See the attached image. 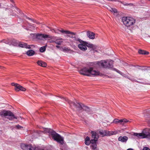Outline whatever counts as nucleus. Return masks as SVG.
Masks as SVG:
<instances>
[{
    "label": "nucleus",
    "instance_id": "f257e3e1",
    "mask_svg": "<svg viewBox=\"0 0 150 150\" xmlns=\"http://www.w3.org/2000/svg\"><path fill=\"white\" fill-rule=\"evenodd\" d=\"M45 131L46 132L50 133L52 136V137L54 140L56 141L61 145H63L64 143L63 137L56 133L52 129H50L45 128Z\"/></svg>",
    "mask_w": 150,
    "mask_h": 150
},
{
    "label": "nucleus",
    "instance_id": "f03ea898",
    "mask_svg": "<svg viewBox=\"0 0 150 150\" xmlns=\"http://www.w3.org/2000/svg\"><path fill=\"white\" fill-rule=\"evenodd\" d=\"M79 72L82 75L88 76H91L92 75L94 76L101 75L99 71L93 70L92 67H90L89 68L85 67L80 70Z\"/></svg>",
    "mask_w": 150,
    "mask_h": 150
},
{
    "label": "nucleus",
    "instance_id": "7ed1b4c3",
    "mask_svg": "<svg viewBox=\"0 0 150 150\" xmlns=\"http://www.w3.org/2000/svg\"><path fill=\"white\" fill-rule=\"evenodd\" d=\"M0 116L2 117H7V118L10 120H12L14 119H17L18 117L15 116L13 113L9 110H3L0 112Z\"/></svg>",
    "mask_w": 150,
    "mask_h": 150
},
{
    "label": "nucleus",
    "instance_id": "20e7f679",
    "mask_svg": "<svg viewBox=\"0 0 150 150\" xmlns=\"http://www.w3.org/2000/svg\"><path fill=\"white\" fill-rule=\"evenodd\" d=\"M122 21L124 25L127 27L133 25L135 22V20L131 17H123Z\"/></svg>",
    "mask_w": 150,
    "mask_h": 150
},
{
    "label": "nucleus",
    "instance_id": "39448f33",
    "mask_svg": "<svg viewBox=\"0 0 150 150\" xmlns=\"http://www.w3.org/2000/svg\"><path fill=\"white\" fill-rule=\"evenodd\" d=\"M78 106L79 110H78V111L79 112H81L83 110H84L88 114H93L92 111L90 107L81 103V105H79Z\"/></svg>",
    "mask_w": 150,
    "mask_h": 150
},
{
    "label": "nucleus",
    "instance_id": "423d86ee",
    "mask_svg": "<svg viewBox=\"0 0 150 150\" xmlns=\"http://www.w3.org/2000/svg\"><path fill=\"white\" fill-rule=\"evenodd\" d=\"M113 61L112 60H101L99 62V64L105 68H110L113 67Z\"/></svg>",
    "mask_w": 150,
    "mask_h": 150
},
{
    "label": "nucleus",
    "instance_id": "0eeeda50",
    "mask_svg": "<svg viewBox=\"0 0 150 150\" xmlns=\"http://www.w3.org/2000/svg\"><path fill=\"white\" fill-rule=\"evenodd\" d=\"M59 31L61 32V33H65V34H71V35H68V36L69 37H70L72 38H74V40L77 41H79V42H80L81 41H82V40L81 39L78 38L76 36H73V35H75L76 34V33H74V32H70L68 30H58Z\"/></svg>",
    "mask_w": 150,
    "mask_h": 150
},
{
    "label": "nucleus",
    "instance_id": "6e6552de",
    "mask_svg": "<svg viewBox=\"0 0 150 150\" xmlns=\"http://www.w3.org/2000/svg\"><path fill=\"white\" fill-rule=\"evenodd\" d=\"M65 100L70 105V107L71 108L73 109L74 108H77V110L78 111V110H79V107H78L79 105H81V103H78L76 102V103L71 101L69 100L68 98H65Z\"/></svg>",
    "mask_w": 150,
    "mask_h": 150
},
{
    "label": "nucleus",
    "instance_id": "1a4fd4ad",
    "mask_svg": "<svg viewBox=\"0 0 150 150\" xmlns=\"http://www.w3.org/2000/svg\"><path fill=\"white\" fill-rule=\"evenodd\" d=\"M11 85L12 86H15L14 90L16 92H18L20 91H24L26 90L25 88L18 84L12 83H11Z\"/></svg>",
    "mask_w": 150,
    "mask_h": 150
},
{
    "label": "nucleus",
    "instance_id": "9d476101",
    "mask_svg": "<svg viewBox=\"0 0 150 150\" xmlns=\"http://www.w3.org/2000/svg\"><path fill=\"white\" fill-rule=\"evenodd\" d=\"M129 122V121L126 119L121 120L115 119L113 120V122L115 124H118L120 125H124L125 123Z\"/></svg>",
    "mask_w": 150,
    "mask_h": 150
},
{
    "label": "nucleus",
    "instance_id": "9b49d317",
    "mask_svg": "<svg viewBox=\"0 0 150 150\" xmlns=\"http://www.w3.org/2000/svg\"><path fill=\"white\" fill-rule=\"evenodd\" d=\"M21 147L23 150H35V148L33 147L31 144H22Z\"/></svg>",
    "mask_w": 150,
    "mask_h": 150
},
{
    "label": "nucleus",
    "instance_id": "f8f14e48",
    "mask_svg": "<svg viewBox=\"0 0 150 150\" xmlns=\"http://www.w3.org/2000/svg\"><path fill=\"white\" fill-rule=\"evenodd\" d=\"M80 43V44L78 45V47L82 51H84L87 50V48L86 47V42L82 40Z\"/></svg>",
    "mask_w": 150,
    "mask_h": 150
},
{
    "label": "nucleus",
    "instance_id": "ddd939ff",
    "mask_svg": "<svg viewBox=\"0 0 150 150\" xmlns=\"http://www.w3.org/2000/svg\"><path fill=\"white\" fill-rule=\"evenodd\" d=\"M109 131L105 130H101L99 132V134L103 137L105 136H109Z\"/></svg>",
    "mask_w": 150,
    "mask_h": 150
},
{
    "label": "nucleus",
    "instance_id": "4468645a",
    "mask_svg": "<svg viewBox=\"0 0 150 150\" xmlns=\"http://www.w3.org/2000/svg\"><path fill=\"white\" fill-rule=\"evenodd\" d=\"M95 34L92 32L88 31L87 32V36L90 39H93L95 38Z\"/></svg>",
    "mask_w": 150,
    "mask_h": 150
},
{
    "label": "nucleus",
    "instance_id": "2eb2a0df",
    "mask_svg": "<svg viewBox=\"0 0 150 150\" xmlns=\"http://www.w3.org/2000/svg\"><path fill=\"white\" fill-rule=\"evenodd\" d=\"M144 138H147L150 139V130H144Z\"/></svg>",
    "mask_w": 150,
    "mask_h": 150
},
{
    "label": "nucleus",
    "instance_id": "dca6fc26",
    "mask_svg": "<svg viewBox=\"0 0 150 150\" xmlns=\"http://www.w3.org/2000/svg\"><path fill=\"white\" fill-rule=\"evenodd\" d=\"M128 139V137L127 136H120L118 138V140L122 142L126 143Z\"/></svg>",
    "mask_w": 150,
    "mask_h": 150
},
{
    "label": "nucleus",
    "instance_id": "f3484780",
    "mask_svg": "<svg viewBox=\"0 0 150 150\" xmlns=\"http://www.w3.org/2000/svg\"><path fill=\"white\" fill-rule=\"evenodd\" d=\"M37 63L39 65L43 67H46L47 66V64L46 62L41 60L38 61Z\"/></svg>",
    "mask_w": 150,
    "mask_h": 150
},
{
    "label": "nucleus",
    "instance_id": "a211bd4d",
    "mask_svg": "<svg viewBox=\"0 0 150 150\" xmlns=\"http://www.w3.org/2000/svg\"><path fill=\"white\" fill-rule=\"evenodd\" d=\"M35 52L32 50H30L28 51L26 54L29 56H32L35 54Z\"/></svg>",
    "mask_w": 150,
    "mask_h": 150
},
{
    "label": "nucleus",
    "instance_id": "6ab92c4d",
    "mask_svg": "<svg viewBox=\"0 0 150 150\" xmlns=\"http://www.w3.org/2000/svg\"><path fill=\"white\" fill-rule=\"evenodd\" d=\"M144 130L143 131V132L140 133H134V135L138 137H141V138H144L143 137H144Z\"/></svg>",
    "mask_w": 150,
    "mask_h": 150
},
{
    "label": "nucleus",
    "instance_id": "aec40b11",
    "mask_svg": "<svg viewBox=\"0 0 150 150\" xmlns=\"http://www.w3.org/2000/svg\"><path fill=\"white\" fill-rule=\"evenodd\" d=\"M92 137L94 139H98V135L95 132L93 131L91 132Z\"/></svg>",
    "mask_w": 150,
    "mask_h": 150
},
{
    "label": "nucleus",
    "instance_id": "412c9836",
    "mask_svg": "<svg viewBox=\"0 0 150 150\" xmlns=\"http://www.w3.org/2000/svg\"><path fill=\"white\" fill-rule=\"evenodd\" d=\"M138 53L140 54L147 55L149 53V52L144 50L139 49L138 51Z\"/></svg>",
    "mask_w": 150,
    "mask_h": 150
},
{
    "label": "nucleus",
    "instance_id": "4be33fe9",
    "mask_svg": "<svg viewBox=\"0 0 150 150\" xmlns=\"http://www.w3.org/2000/svg\"><path fill=\"white\" fill-rule=\"evenodd\" d=\"M36 38L38 39H42V34L40 33L35 34Z\"/></svg>",
    "mask_w": 150,
    "mask_h": 150
},
{
    "label": "nucleus",
    "instance_id": "5701e85b",
    "mask_svg": "<svg viewBox=\"0 0 150 150\" xmlns=\"http://www.w3.org/2000/svg\"><path fill=\"white\" fill-rule=\"evenodd\" d=\"M18 46L20 47L25 48L27 47V44L24 42H20L18 45Z\"/></svg>",
    "mask_w": 150,
    "mask_h": 150
},
{
    "label": "nucleus",
    "instance_id": "b1692460",
    "mask_svg": "<svg viewBox=\"0 0 150 150\" xmlns=\"http://www.w3.org/2000/svg\"><path fill=\"white\" fill-rule=\"evenodd\" d=\"M97 145L96 143L91 144V148L93 150H98L97 148Z\"/></svg>",
    "mask_w": 150,
    "mask_h": 150
},
{
    "label": "nucleus",
    "instance_id": "393cba45",
    "mask_svg": "<svg viewBox=\"0 0 150 150\" xmlns=\"http://www.w3.org/2000/svg\"><path fill=\"white\" fill-rule=\"evenodd\" d=\"M42 38H44L45 39L52 38L51 36L45 34H42Z\"/></svg>",
    "mask_w": 150,
    "mask_h": 150
},
{
    "label": "nucleus",
    "instance_id": "a878e982",
    "mask_svg": "<svg viewBox=\"0 0 150 150\" xmlns=\"http://www.w3.org/2000/svg\"><path fill=\"white\" fill-rule=\"evenodd\" d=\"M11 43L14 46H17L18 44L17 41L16 40L13 39L11 40Z\"/></svg>",
    "mask_w": 150,
    "mask_h": 150
},
{
    "label": "nucleus",
    "instance_id": "bb28decb",
    "mask_svg": "<svg viewBox=\"0 0 150 150\" xmlns=\"http://www.w3.org/2000/svg\"><path fill=\"white\" fill-rule=\"evenodd\" d=\"M46 47V46H45L41 47L40 49V52H44L45 51Z\"/></svg>",
    "mask_w": 150,
    "mask_h": 150
},
{
    "label": "nucleus",
    "instance_id": "cd10ccee",
    "mask_svg": "<svg viewBox=\"0 0 150 150\" xmlns=\"http://www.w3.org/2000/svg\"><path fill=\"white\" fill-rule=\"evenodd\" d=\"M86 47H87L89 48H92V49H93V44H88V42H86Z\"/></svg>",
    "mask_w": 150,
    "mask_h": 150
},
{
    "label": "nucleus",
    "instance_id": "c85d7f7f",
    "mask_svg": "<svg viewBox=\"0 0 150 150\" xmlns=\"http://www.w3.org/2000/svg\"><path fill=\"white\" fill-rule=\"evenodd\" d=\"M117 133L116 131H109V136L112 135L113 134H116Z\"/></svg>",
    "mask_w": 150,
    "mask_h": 150
},
{
    "label": "nucleus",
    "instance_id": "c756f323",
    "mask_svg": "<svg viewBox=\"0 0 150 150\" xmlns=\"http://www.w3.org/2000/svg\"><path fill=\"white\" fill-rule=\"evenodd\" d=\"M98 139H92L90 141V144L91 143V144H96V142L97 141Z\"/></svg>",
    "mask_w": 150,
    "mask_h": 150
},
{
    "label": "nucleus",
    "instance_id": "7c9ffc66",
    "mask_svg": "<svg viewBox=\"0 0 150 150\" xmlns=\"http://www.w3.org/2000/svg\"><path fill=\"white\" fill-rule=\"evenodd\" d=\"M16 129H23V126H21L19 125L15 126V127Z\"/></svg>",
    "mask_w": 150,
    "mask_h": 150
},
{
    "label": "nucleus",
    "instance_id": "2f4dec72",
    "mask_svg": "<svg viewBox=\"0 0 150 150\" xmlns=\"http://www.w3.org/2000/svg\"><path fill=\"white\" fill-rule=\"evenodd\" d=\"M63 42V41L62 40H56L54 41V42L58 45H60Z\"/></svg>",
    "mask_w": 150,
    "mask_h": 150
},
{
    "label": "nucleus",
    "instance_id": "473e14b6",
    "mask_svg": "<svg viewBox=\"0 0 150 150\" xmlns=\"http://www.w3.org/2000/svg\"><path fill=\"white\" fill-rule=\"evenodd\" d=\"M110 11L112 12H114V13H116L117 12V9L114 8H111Z\"/></svg>",
    "mask_w": 150,
    "mask_h": 150
},
{
    "label": "nucleus",
    "instance_id": "72a5a7b5",
    "mask_svg": "<svg viewBox=\"0 0 150 150\" xmlns=\"http://www.w3.org/2000/svg\"><path fill=\"white\" fill-rule=\"evenodd\" d=\"M10 42V41L9 40H3L1 41H0V42H3L5 43L6 44H8Z\"/></svg>",
    "mask_w": 150,
    "mask_h": 150
},
{
    "label": "nucleus",
    "instance_id": "f704fd0d",
    "mask_svg": "<svg viewBox=\"0 0 150 150\" xmlns=\"http://www.w3.org/2000/svg\"><path fill=\"white\" fill-rule=\"evenodd\" d=\"M85 144H87V141L90 142V138L88 137L87 136L85 139Z\"/></svg>",
    "mask_w": 150,
    "mask_h": 150
},
{
    "label": "nucleus",
    "instance_id": "c9c22d12",
    "mask_svg": "<svg viewBox=\"0 0 150 150\" xmlns=\"http://www.w3.org/2000/svg\"><path fill=\"white\" fill-rule=\"evenodd\" d=\"M63 50L64 52H68L69 51H70L71 50L69 49L68 48L66 47H64V48H63Z\"/></svg>",
    "mask_w": 150,
    "mask_h": 150
},
{
    "label": "nucleus",
    "instance_id": "e433bc0d",
    "mask_svg": "<svg viewBox=\"0 0 150 150\" xmlns=\"http://www.w3.org/2000/svg\"><path fill=\"white\" fill-rule=\"evenodd\" d=\"M15 8L16 10V11L17 13H21L19 9H18L16 7H15Z\"/></svg>",
    "mask_w": 150,
    "mask_h": 150
},
{
    "label": "nucleus",
    "instance_id": "4c0bfd02",
    "mask_svg": "<svg viewBox=\"0 0 150 150\" xmlns=\"http://www.w3.org/2000/svg\"><path fill=\"white\" fill-rule=\"evenodd\" d=\"M10 1H11V2L13 3L14 4V1H13V0H10ZM15 5L14 4H13V5L12 4V7H11V8H13V7H14Z\"/></svg>",
    "mask_w": 150,
    "mask_h": 150
},
{
    "label": "nucleus",
    "instance_id": "58836bf2",
    "mask_svg": "<svg viewBox=\"0 0 150 150\" xmlns=\"http://www.w3.org/2000/svg\"><path fill=\"white\" fill-rule=\"evenodd\" d=\"M143 150H150L149 148L147 147H144L143 148Z\"/></svg>",
    "mask_w": 150,
    "mask_h": 150
},
{
    "label": "nucleus",
    "instance_id": "ea45409f",
    "mask_svg": "<svg viewBox=\"0 0 150 150\" xmlns=\"http://www.w3.org/2000/svg\"><path fill=\"white\" fill-rule=\"evenodd\" d=\"M32 45H28L27 44V46H26V47H25L26 48H28V49H30L31 48L30 46H32Z\"/></svg>",
    "mask_w": 150,
    "mask_h": 150
},
{
    "label": "nucleus",
    "instance_id": "a19ab883",
    "mask_svg": "<svg viewBox=\"0 0 150 150\" xmlns=\"http://www.w3.org/2000/svg\"><path fill=\"white\" fill-rule=\"evenodd\" d=\"M23 27L24 29H25L26 30H30V29H29L27 28H26L25 26H23Z\"/></svg>",
    "mask_w": 150,
    "mask_h": 150
},
{
    "label": "nucleus",
    "instance_id": "79ce46f5",
    "mask_svg": "<svg viewBox=\"0 0 150 150\" xmlns=\"http://www.w3.org/2000/svg\"><path fill=\"white\" fill-rule=\"evenodd\" d=\"M26 18L28 19L29 20H31V21H33V19L31 18H29V17H26Z\"/></svg>",
    "mask_w": 150,
    "mask_h": 150
},
{
    "label": "nucleus",
    "instance_id": "37998d69",
    "mask_svg": "<svg viewBox=\"0 0 150 150\" xmlns=\"http://www.w3.org/2000/svg\"><path fill=\"white\" fill-rule=\"evenodd\" d=\"M87 144H85L86 145H90V142L87 141Z\"/></svg>",
    "mask_w": 150,
    "mask_h": 150
},
{
    "label": "nucleus",
    "instance_id": "c03bdc74",
    "mask_svg": "<svg viewBox=\"0 0 150 150\" xmlns=\"http://www.w3.org/2000/svg\"><path fill=\"white\" fill-rule=\"evenodd\" d=\"M4 67H3L0 66V68L1 69H4Z\"/></svg>",
    "mask_w": 150,
    "mask_h": 150
},
{
    "label": "nucleus",
    "instance_id": "a18cd8bd",
    "mask_svg": "<svg viewBox=\"0 0 150 150\" xmlns=\"http://www.w3.org/2000/svg\"><path fill=\"white\" fill-rule=\"evenodd\" d=\"M127 150H134L130 148V149H128Z\"/></svg>",
    "mask_w": 150,
    "mask_h": 150
},
{
    "label": "nucleus",
    "instance_id": "49530a36",
    "mask_svg": "<svg viewBox=\"0 0 150 150\" xmlns=\"http://www.w3.org/2000/svg\"><path fill=\"white\" fill-rule=\"evenodd\" d=\"M56 47L58 48H59V46H56Z\"/></svg>",
    "mask_w": 150,
    "mask_h": 150
},
{
    "label": "nucleus",
    "instance_id": "de8ad7c7",
    "mask_svg": "<svg viewBox=\"0 0 150 150\" xmlns=\"http://www.w3.org/2000/svg\"><path fill=\"white\" fill-rule=\"evenodd\" d=\"M35 134H36V133H35V132L33 133V135H34Z\"/></svg>",
    "mask_w": 150,
    "mask_h": 150
},
{
    "label": "nucleus",
    "instance_id": "09e8293b",
    "mask_svg": "<svg viewBox=\"0 0 150 150\" xmlns=\"http://www.w3.org/2000/svg\"><path fill=\"white\" fill-rule=\"evenodd\" d=\"M24 17H25L26 18V17H27V16L26 15H24Z\"/></svg>",
    "mask_w": 150,
    "mask_h": 150
},
{
    "label": "nucleus",
    "instance_id": "8fccbe9b",
    "mask_svg": "<svg viewBox=\"0 0 150 150\" xmlns=\"http://www.w3.org/2000/svg\"><path fill=\"white\" fill-rule=\"evenodd\" d=\"M128 4L127 3V4H125V5H128Z\"/></svg>",
    "mask_w": 150,
    "mask_h": 150
},
{
    "label": "nucleus",
    "instance_id": "3c124183",
    "mask_svg": "<svg viewBox=\"0 0 150 150\" xmlns=\"http://www.w3.org/2000/svg\"><path fill=\"white\" fill-rule=\"evenodd\" d=\"M54 32H55V33H57V32L56 31H55V30H54Z\"/></svg>",
    "mask_w": 150,
    "mask_h": 150
},
{
    "label": "nucleus",
    "instance_id": "603ef678",
    "mask_svg": "<svg viewBox=\"0 0 150 150\" xmlns=\"http://www.w3.org/2000/svg\"><path fill=\"white\" fill-rule=\"evenodd\" d=\"M69 35H68V36ZM71 35V34H70V35Z\"/></svg>",
    "mask_w": 150,
    "mask_h": 150
}]
</instances>
